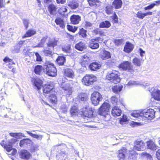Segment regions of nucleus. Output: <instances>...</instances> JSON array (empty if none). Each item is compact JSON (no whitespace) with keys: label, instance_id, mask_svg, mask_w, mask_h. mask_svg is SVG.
<instances>
[{"label":"nucleus","instance_id":"f257e3e1","mask_svg":"<svg viewBox=\"0 0 160 160\" xmlns=\"http://www.w3.org/2000/svg\"><path fill=\"white\" fill-rule=\"evenodd\" d=\"M46 74L50 77H54L57 75V70L54 64L49 62H46L43 65Z\"/></svg>","mask_w":160,"mask_h":160},{"label":"nucleus","instance_id":"f03ea898","mask_svg":"<svg viewBox=\"0 0 160 160\" xmlns=\"http://www.w3.org/2000/svg\"><path fill=\"white\" fill-rule=\"evenodd\" d=\"M80 114L84 117L85 119L88 120V118H92L93 117V112L92 108L88 105L81 109Z\"/></svg>","mask_w":160,"mask_h":160},{"label":"nucleus","instance_id":"7ed1b4c3","mask_svg":"<svg viewBox=\"0 0 160 160\" xmlns=\"http://www.w3.org/2000/svg\"><path fill=\"white\" fill-rule=\"evenodd\" d=\"M119 72L116 71H112L111 73H108L106 79L110 82L117 83L120 82V79L119 77Z\"/></svg>","mask_w":160,"mask_h":160},{"label":"nucleus","instance_id":"20e7f679","mask_svg":"<svg viewBox=\"0 0 160 160\" xmlns=\"http://www.w3.org/2000/svg\"><path fill=\"white\" fill-rule=\"evenodd\" d=\"M102 95L98 92H94L91 96V100L92 103L95 106L98 105L100 101L102 99Z\"/></svg>","mask_w":160,"mask_h":160},{"label":"nucleus","instance_id":"39448f33","mask_svg":"<svg viewBox=\"0 0 160 160\" xmlns=\"http://www.w3.org/2000/svg\"><path fill=\"white\" fill-rule=\"evenodd\" d=\"M119 68L131 73H133L134 72L133 66L131 65V62L128 61L123 62L121 63L119 65Z\"/></svg>","mask_w":160,"mask_h":160},{"label":"nucleus","instance_id":"423d86ee","mask_svg":"<svg viewBox=\"0 0 160 160\" xmlns=\"http://www.w3.org/2000/svg\"><path fill=\"white\" fill-rule=\"evenodd\" d=\"M109 109L110 105L107 102H104L99 108L98 112L101 115L104 116L107 115V116L109 117L110 116L108 114L109 112Z\"/></svg>","mask_w":160,"mask_h":160},{"label":"nucleus","instance_id":"0eeeda50","mask_svg":"<svg viewBox=\"0 0 160 160\" xmlns=\"http://www.w3.org/2000/svg\"><path fill=\"white\" fill-rule=\"evenodd\" d=\"M96 79V77L93 75H87L82 79V83L85 85L89 86L92 84Z\"/></svg>","mask_w":160,"mask_h":160},{"label":"nucleus","instance_id":"6e6552de","mask_svg":"<svg viewBox=\"0 0 160 160\" xmlns=\"http://www.w3.org/2000/svg\"><path fill=\"white\" fill-rule=\"evenodd\" d=\"M32 82L33 83L34 86L37 88L38 92L41 93L40 90L43 86V82L40 78H33L31 80Z\"/></svg>","mask_w":160,"mask_h":160},{"label":"nucleus","instance_id":"1a4fd4ad","mask_svg":"<svg viewBox=\"0 0 160 160\" xmlns=\"http://www.w3.org/2000/svg\"><path fill=\"white\" fill-rule=\"evenodd\" d=\"M155 112L152 109H149L143 112V118L148 119H153L155 117Z\"/></svg>","mask_w":160,"mask_h":160},{"label":"nucleus","instance_id":"9d476101","mask_svg":"<svg viewBox=\"0 0 160 160\" xmlns=\"http://www.w3.org/2000/svg\"><path fill=\"white\" fill-rule=\"evenodd\" d=\"M43 94L45 96L53 91L54 89V86L50 83L45 84L42 88Z\"/></svg>","mask_w":160,"mask_h":160},{"label":"nucleus","instance_id":"9b49d317","mask_svg":"<svg viewBox=\"0 0 160 160\" xmlns=\"http://www.w3.org/2000/svg\"><path fill=\"white\" fill-rule=\"evenodd\" d=\"M20 158L24 160H30L32 155L30 152L26 149H23L20 152Z\"/></svg>","mask_w":160,"mask_h":160},{"label":"nucleus","instance_id":"f8f14e48","mask_svg":"<svg viewBox=\"0 0 160 160\" xmlns=\"http://www.w3.org/2000/svg\"><path fill=\"white\" fill-rule=\"evenodd\" d=\"M3 61L5 63H7L9 62L8 65V67L10 69H12L11 71L13 73L16 72V69L12 66V65H15V63L13 61V60L10 58L8 57H5L3 59Z\"/></svg>","mask_w":160,"mask_h":160},{"label":"nucleus","instance_id":"ddd939ff","mask_svg":"<svg viewBox=\"0 0 160 160\" xmlns=\"http://www.w3.org/2000/svg\"><path fill=\"white\" fill-rule=\"evenodd\" d=\"M58 43V39L56 38H54L50 39L47 43V46L48 47H50L54 49V48L57 46Z\"/></svg>","mask_w":160,"mask_h":160},{"label":"nucleus","instance_id":"4468645a","mask_svg":"<svg viewBox=\"0 0 160 160\" xmlns=\"http://www.w3.org/2000/svg\"><path fill=\"white\" fill-rule=\"evenodd\" d=\"M145 148L143 142L142 141L136 140L134 142V148L138 150H143Z\"/></svg>","mask_w":160,"mask_h":160},{"label":"nucleus","instance_id":"2eb2a0df","mask_svg":"<svg viewBox=\"0 0 160 160\" xmlns=\"http://www.w3.org/2000/svg\"><path fill=\"white\" fill-rule=\"evenodd\" d=\"M58 8L54 4L51 3L47 6V9L50 14L54 15L56 14L57 12Z\"/></svg>","mask_w":160,"mask_h":160},{"label":"nucleus","instance_id":"dca6fc26","mask_svg":"<svg viewBox=\"0 0 160 160\" xmlns=\"http://www.w3.org/2000/svg\"><path fill=\"white\" fill-rule=\"evenodd\" d=\"M32 142V140L30 139L24 138L20 141L19 146L21 148H24L31 144Z\"/></svg>","mask_w":160,"mask_h":160},{"label":"nucleus","instance_id":"f3484780","mask_svg":"<svg viewBox=\"0 0 160 160\" xmlns=\"http://www.w3.org/2000/svg\"><path fill=\"white\" fill-rule=\"evenodd\" d=\"M100 57L102 60H106L111 58V54L109 52L104 50L101 52Z\"/></svg>","mask_w":160,"mask_h":160},{"label":"nucleus","instance_id":"a211bd4d","mask_svg":"<svg viewBox=\"0 0 160 160\" xmlns=\"http://www.w3.org/2000/svg\"><path fill=\"white\" fill-rule=\"evenodd\" d=\"M151 96L155 100L160 101V90L154 89L151 92Z\"/></svg>","mask_w":160,"mask_h":160},{"label":"nucleus","instance_id":"6ab92c4d","mask_svg":"<svg viewBox=\"0 0 160 160\" xmlns=\"http://www.w3.org/2000/svg\"><path fill=\"white\" fill-rule=\"evenodd\" d=\"M127 152V150L125 148H123L119 150L118 156L119 160H125Z\"/></svg>","mask_w":160,"mask_h":160},{"label":"nucleus","instance_id":"aec40b11","mask_svg":"<svg viewBox=\"0 0 160 160\" xmlns=\"http://www.w3.org/2000/svg\"><path fill=\"white\" fill-rule=\"evenodd\" d=\"M0 144L8 152H11L12 149V145L11 144L6 143L4 140H2Z\"/></svg>","mask_w":160,"mask_h":160},{"label":"nucleus","instance_id":"412c9836","mask_svg":"<svg viewBox=\"0 0 160 160\" xmlns=\"http://www.w3.org/2000/svg\"><path fill=\"white\" fill-rule=\"evenodd\" d=\"M121 112V110L117 107H114L112 109V114L115 117L120 116Z\"/></svg>","mask_w":160,"mask_h":160},{"label":"nucleus","instance_id":"4be33fe9","mask_svg":"<svg viewBox=\"0 0 160 160\" xmlns=\"http://www.w3.org/2000/svg\"><path fill=\"white\" fill-rule=\"evenodd\" d=\"M81 17L78 15H73L71 17V22L73 24H78L81 20Z\"/></svg>","mask_w":160,"mask_h":160},{"label":"nucleus","instance_id":"5701e85b","mask_svg":"<svg viewBox=\"0 0 160 160\" xmlns=\"http://www.w3.org/2000/svg\"><path fill=\"white\" fill-rule=\"evenodd\" d=\"M25 40L20 41L14 46V51L16 52H18L21 48L22 47L24 44Z\"/></svg>","mask_w":160,"mask_h":160},{"label":"nucleus","instance_id":"b1692460","mask_svg":"<svg viewBox=\"0 0 160 160\" xmlns=\"http://www.w3.org/2000/svg\"><path fill=\"white\" fill-rule=\"evenodd\" d=\"M133 48L132 44L129 42H127L124 47V51L126 52L129 53L132 50Z\"/></svg>","mask_w":160,"mask_h":160},{"label":"nucleus","instance_id":"393cba45","mask_svg":"<svg viewBox=\"0 0 160 160\" xmlns=\"http://www.w3.org/2000/svg\"><path fill=\"white\" fill-rule=\"evenodd\" d=\"M147 146L148 148L152 150H155L157 148V146L151 140L147 142Z\"/></svg>","mask_w":160,"mask_h":160},{"label":"nucleus","instance_id":"a878e982","mask_svg":"<svg viewBox=\"0 0 160 160\" xmlns=\"http://www.w3.org/2000/svg\"><path fill=\"white\" fill-rule=\"evenodd\" d=\"M36 33V31L33 29H30L28 30L22 36V38H26L30 37Z\"/></svg>","mask_w":160,"mask_h":160},{"label":"nucleus","instance_id":"bb28decb","mask_svg":"<svg viewBox=\"0 0 160 160\" xmlns=\"http://www.w3.org/2000/svg\"><path fill=\"white\" fill-rule=\"evenodd\" d=\"M101 66L100 64L96 62H93L89 66L90 69L93 71H95L99 69Z\"/></svg>","mask_w":160,"mask_h":160},{"label":"nucleus","instance_id":"cd10ccee","mask_svg":"<svg viewBox=\"0 0 160 160\" xmlns=\"http://www.w3.org/2000/svg\"><path fill=\"white\" fill-rule=\"evenodd\" d=\"M43 67L41 65H37L34 68V72L37 75H40L41 74Z\"/></svg>","mask_w":160,"mask_h":160},{"label":"nucleus","instance_id":"c85d7f7f","mask_svg":"<svg viewBox=\"0 0 160 160\" xmlns=\"http://www.w3.org/2000/svg\"><path fill=\"white\" fill-rule=\"evenodd\" d=\"M55 22L57 25H59L60 27L63 28L65 27V24L63 20L60 18H57L55 19Z\"/></svg>","mask_w":160,"mask_h":160},{"label":"nucleus","instance_id":"c756f323","mask_svg":"<svg viewBox=\"0 0 160 160\" xmlns=\"http://www.w3.org/2000/svg\"><path fill=\"white\" fill-rule=\"evenodd\" d=\"M50 102L52 104L57 103L58 100L56 95L55 94H51L49 96Z\"/></svg>","mask_w":160,"mask_h":160},{"label":"nucleus","instance_id":"7c9ffc66","mask_svg":"<svg viewBox=\"0 0 160 160\" xmlns=\"http://www.w3.org/2000/svg\"><path fill=\"white\" fill-rule=\"evenodd\" d=\"M89 46L92 49H96L99 48V44L98 43L92 40L89 42Z\"/></svg>","mask_w":160,"mask_h":160},{"label":"nucleus","instance_id":"2f4dec72","mask_svg":"<svg viewBox=\"0 0 160 160\" xmlns=\"http://www.w3.org/2000/svg\"><path fill=\"white\" fill-rule=\"evenodd\" d=\"M75 47L76 49L80 51H82L86 48L85 43L82 42H80L76 44Z\"/></svg>","mask_w":160,"mask_h":160},{"label":"nucleus","instance_id":"473e14b6","mask_svg":"<svg viewBox=\"0 0 160 160\" xmlns=\"http://www.w3.org/2000/svg\"><path fill=\"white\" fill-rule=\"evenodd\" d=\"M65 58L63 56H58L56 60L57 63L59 65H63L65 62Z\"/></svg>","mask_w":160,"mask_h":160},{"label":"nucleus","instance_id":"72a5a7b5","mask_svg":"<svg viewBox=\"0 0 160 160\" xmlns=\"http://www.w3.org/2000/svg\"><path fill=\"white\" fill-rule=\"evenodd\" d=\"M111 25L110 22L108 21H105L102 22L99 24V27L101 28H108Z\"/></svg>","mask_w":160,"mask_h":160},{"label":"nucleus","instance_id":"f704fd0d","mask_svg":"<svg viewBox=\"0 0 160 160\" xmlns=\"http://www.w3.org/2000/svg\"><path fill=\"white\" fill-rule=\"evenodd\" d=\"M122 1L121 0H115L112 3L113 6L116 9H118L121 7Z\"/></svg>","mask_w":160,"mask_h":160},{"label":"nucleus","instance_id":"c9c22d12","mask_svg":"<svg viewBox=\"0 0 160 160\" xmlns=\"http://www.w3.org/2000/svg\"><path fill=\"white\" fill-rule=\"evenodd\" d=\"M122 87V86L121 85H115L112 88V90L114 93H118L121 91Z\"/></svg>","mask_w":160,"mask_h":160},{"label":"nucleus","instance_id":"e433bc0d","mask_svg":"<svg viewBox=\"0 0 160 160\" xmlns=\"http://www.w3.org/2000/svg\"><path fill=\"white\" fill-rule=\"evenodd\" d=\"M71 115L72 116H76L78 114L77 105L73 106L71 108Z\"/></svg>","mask_w":160,"mask_h":160},{"label":"nucleus","instance_id":"4c0bfd02","mask_svg":"<svg viewBox=\"0 0 160 160\" xmlns=\"http://www.w3.org/2000/svg\"><path fill=\"white\" fill-rule=\"evenodd\" d=\"M43 52L44 55L46 56H50L53 54L52 51L49 48L44 49Z\"/></svg>","mask_w":160,"mask_h":160},{"label":"nucleus","instance_id":"58836bf2","mask_svg":"<svg viewBox=\"0 0 160 160\" xmlns=\"http://www.w3.org/2000/svg\"><path fill=\"white\" fill-rule=\"evenodd\" d=\"M131 116L134 118H143V112H141L139 113L137 112H134L131 113Z\"/></svg>","mask_w":160,"mask_h":160},{"label":"nucleus","instance_id":"ea45409f","mask_svg":"<svg viewBox=\"0 0 160 160\" xmlns=\"http://www.w3.org/2000/svg\"><path fill=\"white\" fill-rule=\"evenodd\" d=\"M88 2L90 6L91 7L94 5L96 6L100 5V2L99 0H89L88 1Z\"/></svg>","mask_w":160,"mask_h":160},{"label":"nucleus","instance_id":"a19ab883","mask_svg":"<svg viewBox=\"0 0 160 160\" xmlns=\"http://www.w3.org/2000/svg\"><path fill=\"white\" fill-rule=\"evenodd\" d=\"M67 11L66 7L64 6L61 7L58 10V13L62 16L65 15V13Z\"/></svg>","mask_w":160,"mask_h":160},{"label":"nucleus","instance_id":"79ce46f5","mask_svg":"<svg viewBox=\"0 0 160 160\" xmlns=\"http://www.w3.org/2000/svg\"><path fill=\"white\" fill-rule=\"evenodd\" d=\"M142 158L147 160H152V158L150 154L144 152L142 153Z\"/></svg>","mask_w":160,"mask_h":160},{"label":"nucleus","instance_id":"37998d69","mask_svg":"<svg viewBox=\"0 0 160 160\" xmlns=\"http://www.w3.org/2000/svg\"><path fill=\"white\" fill-rule=\"evenodd\" d=\"M47 38L48 37L47 36L42 37L40 40V42L38 44V45L36 46V47H43V45Z\"/></svg>","mask_w":160,"mask_h":160},{"label":"nucleus","instance_id":"c03bdc74","mask_svg":"<svg viewBox=\"0 0 160 160\" xmlns=\"http://www.w3.org/2000/svg\"><path fill=\"white\" fill-rule=\"evenodd\" d=\"M79 4L77 1L74 0L71 2V8L72 9H75L78 8Z\"/></svg>","mask_w":160,"mask_h":160},{"label":"nucleus","instance_id":"a18cd8bd","mask_svg":"<svg viewBox=\"0 0 160 160\" xmlns=\"http://www.w3.org/2000/svg\"><path fill=\"white\" fill-rule=\"evenodd\" d=\"M133 63L135 66L140 67L141 66V60L138 58H135L133 59Z\"/></svg>","mask_w":160,"mask_h":160},{"label":"nucleus","instance_id":"49530a36","mask_svg":"<svg viewBox=\"0 0 160 160\" xmlns=\"http://www.w3.org/2000/svg\"><path fill=\"white\" fill-rule=\"evenodd\" d=\"M128 154V155L129 158L132 159H135L137 157V156L138 155L133 151H131Z\"/></svg>","mask_w":160,"mask_h":160},{"label":"nucleus","instance_id":"de8ad7c7","mask_svg":"<svg viewBox=\"0 0 160 160\" xmlns=\"http://www.w3.org/2000/svg\"><path fill=\"white\" fill-rule=\"evenodd\" d=\"M128 121L126 115H123L122 118L120 119L119 120L120 123L122 125L124 124Z\"/></svg>","mask_w":160,"mask_h":160},{"label":"nucleus","instance_id":"09e8293b","mask_svg":"<svg viewBox=\"0 0 160 160\" xmlns=\"http://www.w3.org/2000/svg\"><path fill=\"white\" fill-rule=\"evenodd\" d=\"M112 6L109 5L106 8V12L108 14H110L112 12Z\"/></svg>","mask_w":160,"mask_h":160},{"label":"nucleus","instance_id":"8fccbe9b","mask_svg":"<svg viewBox=\"0 0 160 160\" xmlns=\"http://www.w3.org/2000/svg\"><path fill=\"white\" fill-rule=\"evenodd\" d=\"M71 149L72 151V155L74 156L77 155L78 157H79V152L74 148L73 147H72V148H71Z\"/></svg>","mask_w":160,"mask_h":160},{"label":"nucleus","instance_id":"3c124183","mask_svg":"<svg viewBox=\"0 0 160 160\" xmlns=\"http://www.w3.org/2000/svg\"><path fill=\"white\" fill-rule=\"evenodd\" d=\"M80 35H81L83 38L86 37L87 35L86 34V31L82 28L80 29L79 32Z\"/></svg>","mask_w":160,"mask_h":160},{"label":"nucleus","instance_id":"603ef678","mask_svg":"<svg viewBox=\"0 0 160 160\" xmlns=\"http://www.w3.org/2000/svg\"><path fill=\"white\" fill-rule=\"evenodd\" d=\"M78 98L80 99L81 101H85L87 100V97L86 94H80L78 96Z\"/></svg>","mask_w":160,"mask_h":160},{"label":"nucleus","instance_id":"864d4df0","mask_svg":"<svg viewBox=\"0 0 160 160\" xmlns=\"http://www.w3.org/2000/svg\"><path fill=\"white\" fill-rule=\"evenodd\" d=\"M137 17L141 19H143L145 17L144 13H142L141 11H138L136 14Z\"/></svg>","mask_w":160,"mask_h":160},{"label":"nucleus","instance_id":"5fc2aeb1","mask_svg":"<svg viewBox=\"0 0 160 160\" xmlns=\"http://www.w3.org/2000/svg\"><path fill=\"white\" fill-rule=\"evenodd\" d=\"M123 42V40L122 39H115L114 40V43L116 45L118 46L121 44Z\"/></svg>","mask_w":160,"mask_h":160},{"label":"nucleus","instance_id":"6e6d98bb","mask_svg":"<svg viewBox=\"0 0 160 160\" xmlns=\"http://www.w3.org/2000/svg\"><path fill=\"white\" fill-rule=\"evenodd\" d=\"M89 58L86 55H84L82 56L81 59L82 61L87 62L89 61Z\"/></svg>","mask_w":160,"mask_h":160},{"label":"nucleus","instance_id":"4d7b16f0","mask_svg":"<svg viewBox=\"0 0 160 160\" xmlns=\"http://www.w3.org/2000/svg\"><path fill=\"white\" fill-rule=\"evenodd\" d=\"M62 50L66 52H68L70 49V46L69 45H64L62 48Z\"/></svg>","mask_w":160,"mask_h":160},{"label":"nucleus","instance_id":"13d9d810","mask_svg":"<svg viewBox=\"0 0 160 160\" xmlns=\"http://www.w3.org/2000/svg\"><path fill=\"white\" fill-rule=\"evenodd\" d=\"M156 5V3H152L150 5L148 6L147 7L144 8V10H150L153 8Z\"/></svg>","mask_w":160,"mask_h":160},{"label":"nucleus","instance_id":"bf43d9fd","mask_svg":"<svg viewBox=\"0 0 160 160\" xmlns=\"http://www.w3.org/2000/svg\"><path fill=\"white\" fill-rule=\"evenodd\" d=\"M26 132L27 133L34 138H39V136L37 134H33L31 132L29 131H27Z\"/></svg>","mask_w":160,"mask_h":160},{"label":"nucleus","instance_id":"052dcab7","mask_svg":"<svg viewBox=\"0 0 160 160\" xmlns=\"http://www.w3.org/2000/svg\"><path fill=\"white\" fill-rule=\"evenodd\" d=\"M111 100L113 104H116L118 101V98L116 96H113L111 97Z\"/></svg>","mask_w":160,"mask_h":160},{"label":"nucleus","instance_id":"680f3d73","mask_svg":"<svg viewBox=\"0 0 160 160\" xmlns=\"http://www.w3.org/2000/svg\"><path fill=\"white\" fill-rule=\"evenodd\" d=\"M127 85L130 86L134 85H139V84L138 82L131 81L128 83Z\"/></svg>","mask_w":160,"mask_h":160},{"label":"nucleus","instance_id":"e2e57ef3","mask_svg":"<svg viewBox=\"0 0 160 160\" xmlns=\"http://www.w3.org/2000/svg\"><path fill=\"white\" fill-rule=\"evenodd\" d=\"M23 22L25 26L26 29H27L28 27L29 22L28 20L24 19L23 20Z\"/></svg>","mask_w":160,"mask_h":160},{"label":"nucleus","instance_id":"0e129e2a","mask_svg":"<svg viewBox=\"0 0 160 160\" xmlns=\"http://www.w3.org/2000/svg\"><path fill=\"white\" fill-rule=\"evenodd\" d=\"M35 55L36 56V60L37 61H41L42 60V59L41 56L37 52H36L35 53Z\"/></svg>","mask_w":160,"mask_h":160},{"label":"nucleus","instance_id":"69168bd1","mask_svg":"<svg viewBox=\"0 0 160 160\" xmlns=\"http://www.w3.org/2000/svg\"><path fill=\"white\" fill-rule=\"evenodd\" d=\"M20 134V133L10 132L9 135L12 137H16L19 136Z\"/></svg>","mask_w":160,"mask_h":160},{"label":"nucleus","instance_id":"338daca9","mask_svg":"<svg viewBox=\"0 0 160 160\" xmlns=\"http://www.w3.org/2000/svg\"><path fill=\"white\" fill-rule=\"evenodd\" d=\"M112 19L114 20V23H117L118 22V17L115 12L114 13V15L112 17Z\"/></svg>","mask_w":160,"mask_h":160},{"label":"nucleus","instance_id":"774afa93","mask_svg":"<svg viewBox=\"0 0 160 160\" xmlns=\"http://www.w3.org/2000/svg\"><path fill=\"white\" fill-rule=\"evenodd\" d=\"M78 27L74 26H71V32H74L77 30Z\"/></svg>","mask_w":160,"mask_h":160}]
</instances>
